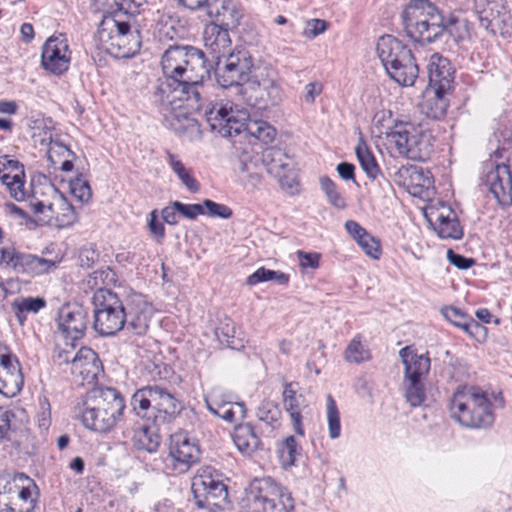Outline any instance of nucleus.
<instances>
[{
  "mask_svg": "<svg viewBox=\"0 0 512 512\" xmlns=\"http://www.w3.org/2000/svg\"><path fill=\"white\" fill-rule=\"evenodd\" d=\"M181 54L183 63L180 84L185 96L181 97L179 102L184 107L172 113H165V120L176 133L193 136L200 134L199 123L192 117V114L198 112L202 107L200 89L203 78L209 73V69L202 50L193 46H182Z\"/></svg>",
  "mask_w": 512,
  "mask_h": 512,
  "instance_id": "nucleus-1",
  "label": "nucleus"
},
{
  "mask_svg": "<svg viewBox=\"0 0 512 512\" xmlns=\"http://www.w3.org/2000/svg\"><path fill=\"white\" fill-rule=\"evenodd\" d=\"M401 17L407 36L415 42L431 43L446 34L459 43L470 35V24L466 18L456 15L446 18L428 0L412 1Z\"/></svg>",
  "mask_w": 512,
  "mask_h": 512,
  "instance_id": "nucleus-2",
  "label": "nucleus"
},
{
  "mask_svg": "<svg viewBox=\"0 0 512 512\" xmlns=\"http://www.w3.org/2000/svg\"><path fill=\"white\" fill-rule=\"evenodd\" d=\"M207 123L212 131L223 137H232L242 131L263 143L272 142L276 136V130L266 121L250 120L246 110L234 109L227 102L209 103L204 112Z\"/></svg>",
  "mask_w": 512,
  "mask_h": 512,
  "instance_id": "nucleus-3",
  "label": "nucleus"
},
{
  "mask_svg": "<svg viewBox=\"0 0 512 512\" xmlns=\"http://www.w3.org/2000/svg\"><path fill=\"white\" fill-rule=\"evenodd\" d=\"M125 409L119 391L111 387H98L86 393L81 407L83 425L95 432L106 433L115 427Z\"/></svg>",
  "mask_w": 512,
  "mask_h": 512,
  "instance_id": "nucleus-4",
  "label": "nucleus"
},
{
  "mask_svg": "<svg viewBox=\"0 0 512 512\" xmlns=\"http://www.w3.org/2000/svg\"><path fill=\"white\" fill-rule=\"evenodd\" d=\"M123 13L105 16L98 31V47L117 59L133 57L141 47L140 31L130 17Z\"/></svg>",
  "mask_w": 512,
  "mask_h": 512,
  "instance_id": "nucleus-5",
  "label": "nucleus"
},
{
  "mask_svg": "<svg viewBox=\"0 0 512 512\" xmlns=\"http://www.w3.org/2000/svg\"><path fill=\"white\" fill-rule=\"evenodd\" d=\"M376 51L392 80L403 87L415 84L419 67L407 45L392 35H383L377 41Z\"/></svg>",
  "mask_w": 512,
  "mask_h": 512,
  "instance_id": "nucleus-6",
  "label": "nucleus"
},
{
  "mask_svg": "<svg viewBox=\"0 0 512 512\" xmlns=\"http://www.w3.org/2000/svg\"><path fill=\"white\" fill-rule=\"evenodd\" d=\"M182 46H170L162 55L161 66L164 74L163 78L158 79L153 92V101L161 107V111L172 113L182 108L179 102L181 97L185 96L180 84V75L182 71Z\"/></svg>",
  "mask_w": 512,
  "mask_h": 512,
  "instance_id": "nucleus-7",
  "label": "nucleus"
},
{
  "mask_svg": "<svg viewBox=\"0 0 512 512\" xmlns=\"http://www.w3.org/2000/svg\"><path fill=\"white\" fill-rule=\"evenodd\" d=\"M492 404L486 394L475 387L457 390L452 398L450 410L454 419L469 428H487L494 422Z\"/></svg>",
  "mask_w": 512,
  "mask_h": 512,
  "instance_id": "nucleus-8",
  "label": "nucleus"
},
{
  "mask_svg": "<svg viewBox=\"0 0 512 512\" xmlns=\"http://www.w3.org/2000/svg\"><path fill=\"white\" fill-rule=\"evenodd\" d=\"M133 411L148 421L165 423L181 411V403L167 389L159 385L138 389L131 398Z\"/></svg>",
  "mask_w": 512,
  "mask_h": 512,
  "instance_id": "nucleus-9",
  "label": "nucleus"
},
{
  "mask_svg": "<svg viewBox=\"0 0 512 512\" xmlns=\"http://www.w3.org/2000/svg\"><path fill=\"white\" fill-rule=\"evenodd\" d=\"M238 95L247 105L258 110L278 105L282 100V90L276 71L270 67L255 69Z\"/></svg>",
  "mask_w": 512,
  "mask_h": 512,
  "instance_id": "nucleus-10",
  "label": "nucleus"
},
{
  "mask_svg": "<svg viewBox=\"0 0 512 512\" xmlns=\"http://www.w3.org/2000/svg\"><path fill=\"white\" fill-rule=\"evenodd\" d=\"M93 327L102 336H112L122 330L127 312L118 295L107 288H98L93 295Z\"/></svg>",
  "mask_w": 512,
  "mask_h": 512,
  "instance_id": "nucleus-11",
  "label": "nucleus"
},
{
  "mask_svg": "<svg viewBox=\"0 0 512 512\" xmlns=\"http://www.w3.org/2000/svg\"><path fill=\"white\" fill-rule=\"evenodd\" d=\"M387 139L400 155L411 160L425 161L432 152L431 134L411 122L395 123Z\"/></svg>",
  "mask_w": 512,
  "mask_h": 512,
  "instance_id": "nucleus-12",
  "label": "nucleus"
},
{
  "mask_svg": "<svg viewBox=\"0 0 512 512\" xmlns=\"http://www.w3.org/2000/svg\"><path fill=\"white\" fill-rule=\"evenodd\" d=\"M191 490L197 507L208 512L223 510L228 499L227 486L211 467L198 470L192 479Z\"/></svg>",
  "mask_w": 512,
  "mask_h": 512,
  "instance_id": "nucleus-13",
  "label": "nucleus"
},
{
  "mask_svg": "<svg viewBox=\"0 0 512 512\" xmlns=\"http://www.w3.org/2000/svg\"><path fill=\"white\" fill-rule=\"evenodd\" d=\"M247 503L251 512H292L294 509L291 494L270 478L251 484Z\"/></svg>",
  "mask_w": 512,
  "mask_h": 512,
  "instance_id": "nucleus-14",
  "label": "nucleus"
},
{
  "mask_svg": "<svg viewBox=\"0 0 512 512\" xmlns=\"http://www.w3.org/2000/svg\"><path fill=\"white\" fill-rule=\"evenodd\" d=\"M252 66L251 57L246 50H234L216 60V80L221 87L232 88L238 94L244 87L242 82L249 79Z\"/></svg>",
  "mask_w": 512,
  "mask_h": 512,
  "instance_id": "nucleus-15",
  "label": "nucleus"
},
{
  "mask_svg": "<svg viewBox=\"0 0 512 512\" xmlns=\"http://www.w3.org/2000/svg\"><path fill=\"white\" fill-rule=\"evenodd\" d=\"M46 193L51 195L52 201L41 200L37 197L38 191L34 189L29 199V206L35 214H45L48 219L55 218L62 226L75 222L76 213L72 204L53 185L44 187Z\"/></svg>",
  "mask_w": 512,
  "mask_h": 512,
  "instance_id": "nucleus-16",
  "label": "nucleus"
},
{
  "mask_svg": "<svg viewBox=\"0 0 512 512\" xmlns=\"http://www.w3.org/2000/svg\"><path fill=\"white\" fill-rule=\"evenodd\" d=\"M483 28L502 37L512 35V14L505 0H474Z\"/></svg>",
  "mask_w": 512,
  "mask_h": 512,
  "instance_id": "nucleus-17",
  "label": "nucleus"
},
{
  "mask_svg": "<svg viewBox=\"0 0 512 512\" xmlns=\"http://www.w3.org/2000/svg\"><path fill=\"white\" fill-rule=\"evenodd\" d=\"M0 266L17 274L34 276L50 272L56 268V262L8 246L0 248Z\"/></svg>",
  "mask_w": 512,
  "mask_h": 512,
  "instance_id": "nucleus-18",
  "label": "nucleus"
},
{
  "mask_svg": "<svg viewBox=\"0 0 512 512\" xmlns=\"http://www.w3.org/2000/svg\"><path fill=\"white\" fill-rule=\"evenodd\" d=\"M207 409L215 416L227 421L236 422L246 416V407L243 402L235 400L233 394L215 386L205 395Z\"/></svg>",
  "mask_w": 512,
  "mask_h": 512,
  "instance_id": "nucleus-19",
  "label": "nucleus"
},
{
  "mask_svg": "<svg viewBox=\"0 0 512 512\" xmlns=\"http://www.w3.org/2000/svg\"><path fill=\"white\" fill-rule=\"evenodd\" d=\"M71 54L67 38L63 34L51 36L42 47L41 65L47 72L60 76L69 69Z\"/></svg>",
  "mask_w": 512,
  "mask_h": 512,
  "instance_id": "nucleus-20",
  "label": "nucleus"
},
{
  "mask_svg": "<svg viewBox=\"0 0 512 512\" xmlns=\"http://www.w3.org/2000/svg\"><path fill=\"white\" fill-rule=\"evenodd\" d=\"M58 329L72 341L80 339L88 324V311L78 303H67L60 307L57 316Z\"/></svg>",
  "mask_w": 512,
  "mask_h": 512,
  "instance_id": "nucleus-21",
  "label": "nucleus"
},
{
  "mask_svg": "<svg viewBox=\"0 0 512 512\" xmlns=\"http://www.w3.org/2000/svg\"><path fill=\"white\" fill-rule=\"evenodd\" d=\"M262 163L269 174L278 179L281 186L292 188L296 183L294 163L280 148L270 147L262 154Z\"/></svg>",
  "mask_w": 512,
  "mask_h": 512,
  "instance_id": "nucleus-22",
  "label": "nucleus"
},
{
  "mask_svg": "<svg viewBox=\"0 0 512 512\" xmlns=\"http://www.w3.org/2000/svg\"><path fill=\"white\" fill-rule=\"evenodd\" d=\"M199 455L197 444L191 442L187 436L174 435L171 438L166 463L176 472L184 473L198 461Z\"/></svg>",
  "mask_w": 512,
  "mask_h": 512,
  "instance_id": "nucleus-23",
  "label": "nucleus"
},
{
  "mask_svg": "<svg viewBox=\"0 0 512 512\" xmlns=\"http://www.w3.org/2000/svg\"><path fill=\"white\" fill-rule=\"evenodd\" d=\"M394 182L413 196L427 195L433 185L429 171L416 165L401 166L393 175Z\"/></svg>",
  "mask_w": 512,
  "mask_h": 512,
  "instance_id": "nucleus-24",
  "label": "nucleus"
},
{
  "mask_svg": "<svg viewBox=\"0 0 512 512\" xmlns=\"http://www.w3.org/2000/svg\"><path fill=\"white\" fill-rule=\"evenodd\" d=\"M58 357L64 362H69L68 353H59ZM102 371L101 362L98 355L88 347H82L71 359V372L79 376L83 381L91 384L97 380Z\"/></svg>",
  "mask_w": 512,
  "mask_h": 512,
  "instance_id": "nucleus-25",
  "label": "nucleus"
},
{
  "mask_svg": "<svg viewBox=\"0 0 512 512\" xmlns=\"http://www.w3.org/2000/svg\"><path fill=\"white\" fill-rule=\"evenodd\" d=\"M426 217L434 227L439 237L443 239H460L463 235L462 228L451 207L440 204L439 207H431Z\"/></svg>",
  "mask_w": 512,
  "mask_h": 512,
  "instance_id": "nucleus-26",
  "label": "nucleus"
},
{
  "mask_svg": "<svg viewBox=\"0 0 512 512\" xmlns=\"http://www.w3.org/2000/svg\"><path fill=\"white\" fill-rule=\"evenodd\" d=\"M23 384L20 363L11 353L0 361V394L7 398L14 397L21 391Z\"/></svg>",
  "mask_w": 512,
  "mask_h": 512,
  "instance_id": "nucleus-27",
  "label": "nucleus"
},
{
  "mask_svg": "<svg viewBox=\"0 0 512 512\" xmlns=\"http://www.w3.org/2000/svg\"><path fill=\"white\" fill-rule=\"evenodd\" d=\"M429 86L438 91H451L454 82V70L450 61L438 53H433L427 64Z\"/></svg>",
  "mask_w": 512,
  "mask_h": 512,
  "instance_id": "nucleus-28",
  "label": "nucleus"
},
{
  "mask_svg": "<svg viewBox=\"0 0 512 512\" xmlns=\"http://www.w3.org/2000/svg\"><path fill=\"white\" fill-rule=\"evenodd\" d=\"M485 185L499 204L506 205L508 199H512V176L507 165H496L490 170L486 175Z\"/></svg>",
  "mask_w": 512,
  "mask_h": 512,
  "instance_id": "nucleus-29",
  "label": "nucleus"
},
{
  "mask_svg": "<svg viewBox=\"0 0 512 512\" xmlns=\"http://www.w3.org/2000/svg\"><path fill=\"white\" fill-rule=\"evenodd\" d=\"M209 17L215 18L213 23L228 30L238 27L242 12L234 0H210L206 9Z\"/></svg>",
  "mask_w": 512,
  "mask_h": 512,
  "instance_id": "nucleus-30",
  "label": "nucleus"
},
{
  "mask_svg": "<svg viewBox=\"0 0 512 512\" xmlns=\"http://www.w3.org/2000/svg\"><path fill=\"white\" fill-rule=\"evenodd\" d=\"M295 382H286L282 393L284 410L289 414L294 431L303 436L302 411L307 407L306 399L302 394L297 393Z\"/></svg>",
  "mask_w": 512,
  "mask_h": 512,
  "instance_id": "nucleus-31",
  "label": "nucleus"
},
{
  "mask_svg": "<svg viewBox=\"0 0 512 512\" xmlns=\"http://www.w3.org/2000/svg\"><path fill=\"white\" fill-rule=\"evenodd\" d=\"M228 29L215 23H209L203 31L205 48L217 59H221L230 52L231 39Z\"/></svg>",
  "mask_w": 512,
  "mask_h": 512,
  "instance_id": "nucleus-32",
  "label": "nucleus"
},
{
  "mask_svg": "<svg viewBox=\"0 0 512 512\" xmlns=\"http://www.w3.org/2000/svg\"><path fill=\"white\" fill-rule=\"evenodd\" d=\"M399 356L404 365V378L425 379L431 364L428 354H416L410 346H406L399 351Z\"/></svg>",
  "mask_w": 512,
  "mask_h": 512,
  "instance_id": "nucleus-33",
  "label": "nucleus"
},
{
  "mask_svg": "<svg viewBox=\"0 0 512 512\" xmlns=\"http://www.w3.org/2000/svg\"><path fill=\"white\" fill-rule=\"evenodd\" d=\"M449 93L450 91H438L435 88L427 89L419 104L421 113L434 120L442 119L446 115L449 106L447 98Z\"/></svg>",
  "mask_w": 512,
  "mask_h": 512,
  "instance_id": "nucleus-34",
  "label": "nucleus"
},
{
  "mask_svg": "<svg viewBox=\"0 0 512 512\" xmlns=\"http://www.w3.org/2000/svg\"><path fill=\"white\" fill-rule=\"evenodd\" d=\"M151 424H142L133 434L132 441L134 446L149 453L156 452L161 442L159 434L160 422L151 420Z\"/></svg>",
  "mask_w": 512,
  "mask_h": 512,
  "instance_id": "nucleus-35",
  "label": "nucleus"
},
{
  "mask_svg": "<svg viewBox=\"0 0 512 512\" xmlns=\"http://www.w3.org/2000/svg\"><path fill=\"white\" fill-rule=\"evenodd\" d=\"M42 130L43 133L40 132L38 134V137H40L39 142L41 145H46L49 147L47 158L51 163H56V161L54 160V153H58L56 148L61 149L63 153H67V157H75L74 152H72L68 148V146L62 141L60 136L57 133H54L51 120L43 121ZM34 137H37V134H34Z\"/></svg>",
  "mask_w": 512,
  "mask_h": 512,
  "instance_id": "nucleus-36",
  "label": "nucleus"
},
{
  "mask_svg": "<svg viewBox=\"0 0 512 512\" xmlns=\"http://www.w3.org/2000/svg\"><path fill=\"white\" fill-rule=\"evenodd\" d=\"M233 442L243 455H251L259 445L260 439L250 424H239L234 428Z\"/></svg>",
  "mask_w": 512,
  "mask_h": 512,
  "instance_id": "nucleus-37",
  "label": "nucleus"
},
{
  "mask_svg": "<svg viewBox=\"0 0 512 512\" xmlns=\"http://www.w3.org/2000/svg\"><path fill=\"white\" fill-rule=\"evenodd\" d=\"M46 306V301L42 297H18L12 303V310L20 325H23L27 319L28 313H38Z\"/></svg>",
  "mask_w": 512,
  "mask_h": 512,
  "instance_id": "nucleus-38",
  "label": "nucleus"
},
{
  "mask_svg": "<svg viewBox=\"0 0 512 512\" xmlns=\"http://www.w3.org/2000/svg\"><path fill=\"white\" fill-rule=\"evenodd\" d=\"M167 161L173 170V172L177 175L181 183L193 193H196L200 190V185L198 181L193 177L191 170L188 169L181 160L177 158L171 152H167Z\"/></svg>",
  "mask_w": 512,
  "mask_h": 512,
  "instance_id": "nucleus-39",
  "label": "nucleus"
},
{
  "mask_svg": "<svg viewBox=\"0 0 512 512\" xmlns=\"http://www.w3.org/2000/svg\"><path fill=\"white\" fill-rule=\"evenodd\" d=\"M443 317L454 326L462 329L468 334H473V330L480 329L481 326L460 309L449 306L441 310Z\"/></svg>",
  "mask_w": 512,
  "mask_h": 512,
  "instance_id": "nucleus-40",
  "label": "nucleus"
},
{
  "mask_svg": "<svg viewBox=\"0 0 512 512\" xmlns=\"http://www.w3.org/2000/svg\"><path fill=\"white\" fill-rule=\"evenodd\" d=\"M424 379L404 378L405 398L412 407L420 406L426 398Z\"/></svg>",
  "mask_w": 512,
  "mask_h": 512,
  "instance_id": "nucleus-41",
  "label": "nucleus"
},
{
  "mask_svg": "<svg viewBox=\"0 0 512 512\" xmlns=\"http://www.w3.org/2000/svg\"><path fill=\"white\" fill-rule=\"evenodd\" d=\"M361 168L371 179H376L381 171L372 152L364 143H359L355 149Z\"/></svg>",
  "mask_w": 512,
  "mask_h": 512,
  "instance_id": "nucleus-42",
  "label": "nucleus"
},
{
  "mask_svg": "<svg viewBox=\"0 0 512 512\" xmlns=\"http://www.w3.org/2000/svg\"><path fill=\"white\" fill-rule=\"evenodd\" d=\"M14 481L21 483V487L16 485L19 490L18 497L20 500L27 504L25 509L16 510V512H33L35 506V499L32 497L31 488H36L32 479L23 473L17 474Z\"/></svg>",
  "mask_w": 512,
  "mask_h": 512,
  "instance_id": "nucleus-43",
  "label": "nucleus"
},
{
  "mask_svg": "<svg viewBox=\"0 0 512 512\" xmlns=\"http://www.w3.org/2000/svg\"><path fill=\"white\" fill-rule=\"evenodd\" d=\"M302 449L297 443L294 436H289L279 449V458L282 465L287 468L295 464L297 459L301 457Z\"/></svg>",
  "mask_w": 512,
  "mask_h": 512,
  "instance_id": "nucleus-44",
  "label": "nucleus"
},
{
  "mask_svg": "<svg viewBox=\"0 0 512 512\" xmlns=\"http://www.w3.org/2000/svg\"><path fill=\"white\" fill-rule=\"evenodd\" d=\"M215 335L221 343L226 344L232 349L238 348V341L236 339V328L234 322L230 318L221 320L215 328Z\"/></svg>",
  "mask_w": 512,
  "mask_h": 512,
  "instance_id": "nucleus-45",
  "label": "nucleus"
},
{
  "mask_svg": "<svg viewBox=\"0 0 512 512\" xmlns=\"http://www.w3.org/2000/svg\"><path fill=\"white\" fill-rule=\"evenodd\" d=\"M326 415L329 437L331 439L339 438L341 435L340 413L331 395L327 396Z\"/></svg>",
  "mask_w": 512,
  "mask_h": 512,
  "instance_id": "nucleus-46",
  "label": "nucleus"
},
{
  "mask_svg": "<svg viewBox=\"0 0 512 512\" xmlns=\"http://www.w3.org/2000/svg\"><path fill=\"white\" fill-rule=\"evenodd\" d=\"M320 186L325 193L328 202L337 209H344L346 201L338 191L336 184L327 176L320 178Z\"/></svg>",
  "mask_w": 512,
  "mask_h": 512,
  "instance_id": "nucleus-47",
  "label": "nucleus"
},
{
  "mask_svg": "<svg viewBox=\"0 0 512 512\" xmlns=\"http://www.w3.org/2000/svg\"><path fill=\"white\" fill-rule=\"evenodd\" d=\"M369 358V350L362 344L361 337L355 336L345 350V360L351 363H361Z\"/></svg>",
  "mask_w": 512,
  "mask_h": 512,
  "instance_id": "nucleus-48",
  "label": "nucleus"
},
{
  "mask_svg": "<svg viewBox=\"0 0 512 512\" xmlns=\"http://www.w3.org/2000/svg\"><path fill=\"white\" fill-rule=\"evenodd\" d=\"M1 182L8 188L10 195L16 201L26 199L27 193L24 189V176L5 174L1 176Z\"/></svg>",
  "mask_w": 512,
  "mask_h": 512,
  "instance_id": "nucleus-49",
  "label": "nucleus"
},
{
  "mask_svg": "<svg viewBox=\"0 0 512 512\" xmlns=\"http://www.w3.org/2000/svg\"><path fill=\"white\" fill-rule=\"evenodd\" d=\"M149 316L144 310L132 313L127 312L126 328L137 335L144 334L148 329Z\"/></svg>",
  "mask_w": 512,
  "mask_h": 512,
  "instance_id": "nucleus-50",
  "label": "nucleus"
},
{
  "mask_svg": "<svg viewBox=\"0 0 512 512\" xmlns=\"http://www.w3.org/2000/svg\"><path fill=\"white\" fill-rule=\"evenodd\" d=\"M256 415L260 421L267 424L276 422L280 417V410L276 403L270 400H264L259 405Z\"/></svg>",
  "mask_w": 512,
  "mask_h": 512,
  "instance_id": "nucleus-51",
  "label": "nucleus"
},
{
  "mask_svg": "<svg viewBox=\"0 0 512 512\" xmlns=\"http://www.w3.org/2000/svg\"><path fill=\"white\" fill-rule=\"evenodd\" d=\"M115 282L116 274L109 267L94 271L88 280V284L97 287V289L101 287L100 285H111Z\"/></svg>",
  "mask_w": 512,
  "mask_h": 512,
  "instance_id": "nucleus-52",
  "label": "nucleus"
},
{
  "mask_svg": "<svg viewBox=\"0 0 512 512\" xmlns=\"http://www.w3.org/2000/svg\"><path fill=\"white\" fill-rule=\"evenodd\" d=\"M69 186L72 195L80 202H88L91 199V188L86 180L77 177L70 181Z\"/></svg>",
  "mask_w": 512,
  "mask_h": 512,
  "instance_id": "nucleus-53",
  "label": "nucleus"
},
{
  "mask_svg": "<svg viewBox=\"0 0 512 512\" xmlns=\"http://www.w3.org/2000/svg\"><path fill=\"white\" fill-rule=\"evenodd\" d=\"M363 251L373 259H378L381 255L379 241L370 233H366L358 242Z\"/></svg>",
  "mask_w": 512,
  "mask_h": 512,
  "instance_id": "nucleus-54",
  "label": "nucleus"
},
{
  "mask_svg": "<svg viewBox=\"0 0 512 512\" xmlns=\"http://www.w3.org/2000/svg\"><path fill=\"white\" fill-rule=\"evenodd\" d=\"M206 208L207 212L205 211V214H207L210 217H219L222 219H228L232 216V210L220 203H216L210 199H205L203 201V209Z\"/></svg>",
  "mask_w": 512,
  "mask_h": 512,
  "instance_id": "nucleus-55",
  "label": "nucleus"
},
{
  "mask_svg": "<svg viewBox=\"0 0 512 512\" xmlns=\"http://www.w3.org/2000/svg\"><path fill=\"white\" fill-rule=\"evenodd\" d=\"M113 2L118 9L115 13H123L125 14V19L130 17L132 21H135L134 15L138 12L139 7L145 0H113Z\"/></svg>",
  "mask_w": 512,
  "mask_h": 512,
  "instance_id": "nucleus-56",
  "label": "nucleus"
},
{
  "mask_svg": "<svg viewBox=\"0 0 512 512\" xmlns=\"http://www.w3.org/2000/svg\"><path fill=\"white\" fill-rule=\"evenodd\" d=\"M14 418L15 414L11 410L0 406V442L10 439L11 421Z\"/></svg>",
  "mask_w": 512,
  "mask_h": 512,
  "instance_id": "nucleus-57",
  "label": "nucleus"
},
{
  "mask_svg": "<svg viewBox=\"0 0 512 512\" xmlns=\"http://www.w3.org/2000/svg\"><path fill=\"white\" fill-rule=\"evenodd\" d=\"M174 207L180 215L190 220L196 219L198 215L205 214L203 204H184L180 201H174Z\"/></svg>",
  "mask_w": 512,
  "mask_h": 512,
  "instance_id": "nucleus-58",
  "label": "nucleus"
},
{
  "mask_svg": "<svg viewBox=\"0 0 512 512\" xmlns=\"http://www.w3.org/2000/svg\"><path fill=\"white\" fill-rule=\"evenodd\" d=\"M5 174L25 176L23 165L5 155L0 159V177Z\"/></svg>",
  "mask_w": 512,
  "mask_h": 512,
  "instance_id": "nucleus-59",
  "label": "nucleus"
},
{
  "mask_svg": "<svg viewBox=\"0 0 512 512\" xmlns=\"http://www.w3.org/2000/svg\"><path fill=\"white\" fill-rule=\"evenodd\" d=\"M98 258V252L91 245L80 249L78 259L81 267L86 269L91 268L97 262Z\"/></svg>",
  "mask_w": 512,
  "mask_h": 512,
  "instance_id": "nucleus-60",
  "label": "nucleus"
},
{
  "mask_svg": "<svg viewBox=\"0 0 512 512\" xmlns=\"http://www.w3.org/2000/svg\"><path fill=\"white\" fill-rule=\"evenodd\" d=\"M149 216L148 228L150 234L157 240V242H161L165 236L164 225L158 220L156 210H153Z\"/></svg>",
  "mask_w": 512,
  "mask_h": 512,
  "instance_id": "nucleus-61",
  "label": "nucleus"
},
{
  "mask_svg": "<svg viewBox=\"0 0 512 512\" xmlns=\"http://www.w3.org/2000/svg\"><path fill=\"white\" fill-rule=\"evenodd\" d=\"M326 29L327 22L325 20L311 19L306 23L304 35L309 39H313L316 36L325 32Z\"/></svg>",
  "mask_w": 512,
  "mask_h": 512,
  "instance_id": "nucleus-62",
  "label": "nucleus"
},
{
  "mask_svg": "<svg viewBox=\"0 0 512 512\" xmlns=\"http://www.w3.org/2000/svg\"><path fill=\"white\" fill-rule=\"evenodd\" d=\"M297 257L300 262V266L304 269L311 268L316 269L319 266L320 254L316 252H304L297 251Z\"/></svg>",
  "mask_w": 512,
  "mask_h": 512,
  "instance_id": "nucleus-63",
  "label": "nucleus"
},
{
  "mask_svg": "<svg viewBox=\"0 0 512 512\" xmlns=\"http://www.w3.org/2000/svg\"><path fill=\"white\" fill-rule=\"evenodd\" d=\"M273 275H275L274 270L266 269L265 267H260L253 274L248 276L246 283L252 286L261 282L271 281Z\"/></svg>",
  "mask_w": 512,
  "mask_h": 512,
  "instance_id": "nucleus-64",
  "label": "nucleus"
}]
</instances>
